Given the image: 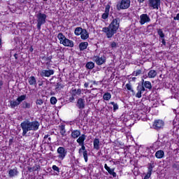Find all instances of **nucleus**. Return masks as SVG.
<instances>
[{"mask_svg": "<svg viewBox=\"0 0 179 179\" xmlns=\"http://www.w3.org/2000/svg\"><path fill=\"white\" fill-rule=\"evenodd\" d=\"M120 22L121 20L120 18H114L108 27H105L102 29V31L106 34L107 38H112L113 36L117 34L118 29H120Z\"/></svg>", "mask_w": 179, "mask_h": 179, "instance_id": "nucleus-1", "label": "nucleus"}, {"mask_svg": "<svg viewBox=\"0 0 179 179\" xmlns=\"http://www.w3.org/2000/svg\"><path fill=\"white\" fill-rule=\"evenodd\" d=\"M20 127L22 129V136H26L29 131H38L40 122L37 120L31 122L29 120H26L21 122Z\"/></svg>", "mask_w": 179, "mask_h": 179, "instance_id": "nucleus-2", "label": "nucleus"}, {"mask_svg": "<svg viewBox=\"0 0 179 179\" xmlns=\"http://www.w3.org/2000/svg\"><path fill=\"white\" fill-rule=\"evenodd\" d=\"M57 38L59 40V43L64 45V47H70L71 48L73 47V41L66 38L62 32L58 34Z\"/></svg>", "mask_w": 179, "mask_h": 179, "instance_id": "nucleus-3", "label": "nucleus"}, {"mask_svg": "<svg viewBox=\"0 0 179 179\" xmlns=\"http://www.w3.org/2000/svg\"><path fill=\"white\" fill-rule=\"evenodd\" d=\"M36 17L37 22L36 27L38 30H41V26H43V24H45V22L47 20V15L39 11L36 15Z\"/></svg>", "mask_w": 179, "mask_h": 179, "instance_id": "nucleus-4", "label": "nucleus"}, {"mask_svg": "<svg viewBox=\"0 0 179 179\" xmlns=\"http://www.w3.org/2000/svg\"><path fill=\"white\" fill-rule=\"evenodd\" d=\"M27 95L23 94L17 98L15 101H10V106L11 108H15V107H17L22 103V101H24V100L27 99Z\"/></svg>", "mask_w": 179, "mask_h": 179, "instance_id": "nucleus-5", "label": "nucleus"}, {"mask_svg": "<svg viewBox=\"0 0 179 179\" xmlns=\"http://www.w3.org/2000/svg\"><path fill=\"white\" fill-rule=\"evenodd\" d=\"M131 6V0H122L120 3L117 5V10L122 9H128Z\"/></svg>", "mask_w": 179, "mask_h": 179, "instance_id": "nucleus-6", "label": "nucleus"}, {"mask_svg": "<svg viewBox=\"0 0 179 179\" xmlns=\"http://www.w3.org/2000/svg\"><path fill=\"white\" fill-rule=\"evenodd\" d=\"M57 152L58 155L57 157L59 159V160H64L66 156V154L68 153V151H66L64 147H59Z\"/></svg>", "mask_w": 179, "mask_h": 179, "instance_id": "nucleus-7", "label": "nucleus"}, {"mask_svg": "<svg viewBox=\"0 0 179 179\" xmlns=\"http://www.w3.org/2000/svg\"><path fill=\"white\" fill-rule=\"evenodd\" d=\"M93 60L96 62V65H103V64H106L107 59L106 56H95L93 57Z\"/></svg>", "mask_w": 179, "mask_h": 179, "instance_id": "nucleus-8", "label": "nucleus"}, {"mask_svg": "<svg viewBox=\"0 0 179 179\" xmlns=\"http://www.w3.org/2000/svg\"><path fill=\"white\" fill-rule=\"evenodd\" d=\"M150 22V17L148 14H142L140 15V24L143 25L145 23H149Z\"/></svg>", "mask_w": 179, "mask_h": 179, "instance_id": "nucleus-9", "label": "nucleus"}, {"mask_svg": "<svg viewBox=\"0 0 179 179\" xmlns=\"http://www.w3.org/2000/svg\"><path fill=\"white\" fill-rule=\"evenodd\" d=\"M54 73H55V71L52 69L42 70L41 72V76L42 78H50V76H51Z\"/></svg>", "mask_w": 179, "mask_h": 179, "instance_id": "nucleus-10", "label": "nucleus"}, {"mask_svg": "<svg viewBox=\"0 0 179 179\" xmlns=\"http://www.w3.org/2000/svg\"><path fill=\"white\" fill-rule=\"evenodd\" d=\"M149 6L152 9H159L160 6V0H149Z\"/></svg>", "mask_w": 179, "mask_h": 179, "instance_id": "nucleus-11", "label": "nucleus"}, {"mask_svg": "<svg viewBox=\"0 0 179 179\" xmlns=\"http://www.w3.org/2000/svg\"><path fill=\"white\" fill-rule=\"evenodd\" d=\"M152 127L154 129H162L164 127V122L160 120H155Z\"/></svg>", "mask_w": 179, "mask_h": 179, "instance_id": "nucleus-12", "label": "nucleus"}, {"mask_svg": "<svg viewBox=\"0 0 179 179\" xmlns=\"http://www.w3.org/2000/svg\"><path fill=\"white\" fill-rule=\"evenodd\" d=\"M143 92H145V87H143V85H138L137 87V93L136 94V97H137V99H141Z\"/></svg>", "mask_w": 179, "mask_h": 179, "instance_id": "nucleus-13", "label": "nucleus"}, {"mask_svg": "<svg viewBox=\"0 0 179 179\" xmlns=\"http://www.w3.org/2000/svg\"><path fill=\"white\" fill-rule=\"evenodd\" d=\"M153 164H149L148 167L147 174L144 176L143 179H149L152 176V171H153Z\"/></svg>", "mask_w": 179, "mask_h": 179, "instance_id": "nucleus-14", "label": "nucleus"}, {"mask_svg": "<svg viewBox=\"0 0 179 179\" xmlns=\"http://www.w3.org/2000/svg\"><path fill=\"white\" fill-rule=\"evenodd\" d=\"M19 174V171H17V168L15 167L13 169H10L8 171V177L10 178H13V177H16Z\"/></svg>", "mask_w": 179, "mask_h": 179, "instance_id": "nucleus-15", "label": "nucleus"}, {"mask_svg": "<svg viewBox=\"0 0 179 179\" xmlns=\"http://www.w3.org/2000/svg\"><path fill=\"white\" fill-rule=\"evenodd\" d=\"M76 107L80 110H83L85 108V99L79 98L77 101Z\"/></svg>", "mask_w": 179, "mask_h": 179, "instance_id": "nucleus-16", "label": "nucleus"}, {"mask_svg": "<svg viewBox=\"0 0 179 179\" xmlns=\"http://www.w3.org/2000/svg\"><path fill=\"white\" fill-rule=\"evenodd\" d=\"M28 82L31 86H36L37 85V80L35 76H31L28 79Z\"/></svg>", "mask_w": 179, "mask_h": 179, "instance_id": "nucleus-17", "label": "nucleus"}, {"mask_svg": "<svg viewBox=\"0 0 179 179\" xmlns=\"http://www.w3.org/2000/svg\"><path fill=\"white\" fill-rule=\"evenodd\" d=\"M85 141H86V135L82 134L78 139L77 143L79 145H83L85 143Z\"/></svg>", "mask_w": 179, "mask_h": 179, "instance_id": "nucleus-18", "label": "nucleus"}, {"mask_svg": "<svg viewBox=\"0 0 179 179\" xmlns=\"http://www.w3.org/2000/svg\"><path fill=\"white\" fill-rule=\"evenodd\" d=\"M155 157L157 159H163L164 157V151L159 150L155 152Z\"/></svg>", "mask_w": 179, "mask_h": 179, "instance_id": "nucleus-19", "label": "nucleus"}, {"mask_svg": "<svg viewBox=\"0 0 179 179\" xmlns=\"http://www.w3.org/2000/svg\"><path fill=\"white\" fill-rule=\"evenodd\" d=\"M93 143L94 149L99 150L100 149V140L99 138H94Z\"/></svg>", "mask_w": 179, "mask_h": 179, "instance_id": "nucleus-20", "label": "nucleus"}, {"mask_svg": "<svg viewBox=\"0 0 179 179\" xmlns=\"http://www.w3.org/2000/svg\"><path fill=\"white\" fill-rule=\"evenodd\" d=\"M80 136V131L79 130H73L71 131V137L73 139H76V138H79Z\"/></svg>", "mask_w": 179, "mask_h": 179, "instance_id": "nucleus-21", "label": "nucleus"}, {"mask_svg": "<svg viewBox=\"0 0 179 179\" xmlns=\"http://www.w3.org/2000/svg\"><path fill=\"white\" fill-rule=\"evenodd\" d=\"M87 45H89V43L87 42L80 43L79 44L80 51H84V50H86V48H87Z\"/></svg>", "mask_w": 179, "mask_h": 179, "instance_id": "nucleus-22", "label": "nucleus"}, {"mask_svg": "<svg viewBox=\"0 0 179 179\" xmlns=\"http://www.w3.org/2000/svg\"><path fill=\"white\" fill-rule=\"evenodd\" d=\"M142 80L144 87L150 90L152 89V83H150V81H145L143 79Z\"/></svg>", "mask_w": 179, "mask_h": 179, "instance_id": "nucleus-23", "label": "nucleus"}, {"mask_svg": "<svg viewBox=\"0 0 179 179\" xmlns=\"http://www.w3.org/2000/svg\"><path fill=\"white\" fill-rule=\"evenodd\" d=\"M80 37L82 40H87L89 37V33H87V30L83 29V33L80 34Z\"/></svg>", "mask_w": 179, "mask_h": 179, "instance_id": "nucleus-24", "label": "nucleus"}, {"mask_svg": "<svg viewBox=\"0 0 179 179\" xmlns=\"http://www.w3.org/2000/svg\"><path fill=\"white\" fill-rule=\"evenodd\" d=\"M157 75V72L155 70H150L148 72V78H150L151 79L156 78Z\"/></svg>", "mask_w": 179, "mask_h": 179, "instance_id": "nucleus-25", "label": "nucleus"}, {"mask_svg": "<svg viewBox=\"0 0 179 179\" xmlns=\"http://www.w3.org/2000/svg\"><path fill=\"white\" fill-rule=\"evenodd\" d=\"M83 32V29H82V27H78L75 29L74 34L76 36H80Z\"/></svg>", "mask_w": 179, "mask_h": 179, "instance_id": "nucleus-26", "label": "nucleus"}, {"mask_svg": "<svg viewBox=\"0 0 179 179\" xmlns=\"http://www.w3.org/2000/svg\"><path fill=\"white\" fill-rule=\"evenodd\" d=\"M71 93H72L73 96H80V94L82 93V90H80V89H78V90L74 89V90H72Z\"/></svg>", "mask_w": 179, "mask_h": 179, "instance_id": "nucleus-27", "label": "nucleus"}, {"mask_svg": "<svg viewBox=\"0 0 179 179\" xmlns=\"http://www.w3.org/2000/svg\"><path fill=\"white\" fill-rule=\"evenodd\" d=\"M21 107L22 108H31V103H28L27 101H24L22 102V103L21 104Z\"/></svg>", "mask_w": 179, "mask_h": 179, "instance_id": "nucleus-28", "label": "nucleus"}, {"mask_svg": "<svg viewBox=\"0 0 179 179\" xmlns=\"http://www.w3.org/2000/svg\"><path fill=\"white\" fill-rule=\"evenodd\" d=\"M80 146H81V148L79 149L78 153L80 156H82V152H87V150H86V147H85V143L80 144Z\"/></svg>", "mask_w": 179, "mask_h": 179, "instance_id": "nucleus-29", "label": "nucleus"}, {"mask_svg": "<svg viewBox=\"0 0 179 179\" xmlns=\"http://www.w3.org/2000/svg\"><path fill=\"white\" fill-rule=\"evenodd\" d=\"M87 69H93L94 68V64L92 62H89L86 64Z\"/></svg>", "mask_w": 179, "mask_h": 179, "instance_id": "nucleus-30", "label": "nucleus"}, {"mask_svg": "<svg viewBox=\"0 0 179 179\" xmlns=\"http://www.w3.org/2000/svg\"><path fill=\"white\" fill-rule=\"evenodd\" d=\"M110 99H111V94H110V92H106L103 94V100L108 101Z\"/></svg>", "mask_w": 179, "mask_h": 179, "instance_id": "nucleus-31", "label": "nucleus"}, {"mask_svg": "<svg viewBox=\"0 0 179 179\" xmlns=\"http://www.w3.org/2000/svg\"><path fill=\"white\" fill-rule=\"evenodd\" d=\"M60 134L62 136H65V134H66V131L65 130L64 125L60 126Z\"/></svg>", "mask_w": 179, "mask_h": 179, "instance_id": "nucleus-32", "label": "nucleus"}, {"mask_svg": "<svg viewBox=\"0 0 179 179\" xmlns=\"http://www.w3.org/2000/svg\"><path fill=\"white\" fill-rule=\"evenodd\" d=\"M107 171L110 176H113V177H117V173L114 172V169H111L109 168Z\"/></svg>", "mask_w": 179, "mask_h": 179, "instance_id": "nucleus-33", "label": "nucleus"}, {"mask_svg": "<svg viewBox=\"0 0 179 179\" xmlns=\"http://www.w3.org/2000/svg\"><path fill=\"white\" fill-rule=\"evenodd\" d=\"M126 87H127V90H129L130 92H131L133 95L135 94V91H134V90H132V85H131V84H126Z\"/></svg>", "mask_w": 179, "mask_h": 179, "instance_id": "nucleus-34", "label": "nucleus"}, {"mask_svg": "<svg viewBox=\"0 0 179 179\" xmlns=\"http://www.w3.org/2000/svg\"><path fill=\"white\" fill-rule=\"evenodd\" d=\"M82 155H83V156L84 157L85 163H87V160H88L87 151H83L82 152Z\"/></svg>", "mask_w": 179, "mask_h": 179, "instance_id": "nucleus-35", "label": "nucleus"}, {"mask_svg": "<svg viewBox=\"0 0 179 179\" xmlns=\"http://www.w3.org/2000/svg\"><path fill=\"white\" fill-rule=\"evenodd\" d=\"M110 104L113 106L114 111H117V110H118V104L117 103H115L114 101H111V102H110Z\"/></svg>", "mask_w": 179, "mask_h": 179, "instance_id": "nucleus-36", "label": "nucleus"}, {"mask_svg": "<svg viewBox=\"0 0 179 179\" xmlns=\"http://www.w3.org/2000/svg\"><path fill=\"white\" fill-rule=\"evenodd\" d=\"M141 73H142V70L138 69V70L134 71L133 75L134 76H139V75H141Z\"/></svg>", "mask_w": 179, "mask_h": 179, "instance_id": "nucleus-37", "label": "nucleus"}, {"mask_svg": "<svg viewBox=\"0 0 179 179\" xmlns=\"http://www.w3.org/2000/svg\"><path fill=\"white\" fill-rule=\"evenodd\" d=\"M157 33H158L159 37H161V38H164V33H163V31L162 29H158Z\"/></svg>", "mask_w": 179, "mask_h": 179, "instance_id": "nucleus-38", "label": "nucleus"}, {"mask_svg": "<svg viewBox=\"0 0 179 179\" xmlns=\"http://www.w3.org/2000/svg\"><path fill=\"white\" fill-rule=\"evenodd\" d=\"M42 59H44V61H46L47 62H51V59H52V56H49L48 57H43Z\"/></svg>", "mask_w": 179, "mask_h": 179, "instance_id": "nucleus-39", "label": "nucleus"}, {"mask_svg": "<svg viewBox=\"0 0 179 179\" xmlns=\"http://www.w3.org/2000/svg\"><path fill=\"white\" fill-rule=\"evenodd\" d=\"M50 103L51 104H57V98H55V96H52L50 98Z\"/></svg>", "mask_w": 179, "mask_h": 179, "instance_id": "nucleus-40", "label": "nucleus"}, {"mask_svg": "<svg viewBox=\"0 0 179 179\" xmlns=\"http://www.w3.org/2000/svg\"><path fill=\"white\" fill-rule=\"evenodd\" d=\"M110 8H111V6L110 5H106V8H105V13H107L108 15H109Z\"/></svg>", "mask_w": 179, "mask_h": 179, "instance_id": "nucleus-41", "label": "nucleus"}, {"mask_svg": "<svg viewBox=\"0 0 179 179\" xmlns=\"http://www.w3.org/2000/svg\"><path fill=\"white\" fill-rule=\"evenodd\" d=\"M52 170H54V171H57V173H59V168L58 166H57L56 165H53L52 167Z\"/></svg>", "mask_w": 179, "mask_h": 179, "instance_id": "nucleus-42", "label": "nucleus"}, {"mask_svg": "<svg viewBox=\"0 0 179 179\" xmlns=\"http://www.w3.org/2000/svg\"><path fill=\"white\" fill-rule=\"evenodd\" d=\"M36 103L38 106H42V104L44 103V101H43V99H37Z\"/></svg>", "mask_w": 179, "mask_h": 179, "instance_id": "nucleus-43", "label": "nucleus"}, {"mask_svg": "<svg viewBox=\"0 0 179 179\" xmlns=\"http://www.w3.org/2000/svg\"><path fill=\"white\" fill-rule=\"evenodd\" d=\"M43 143H48V145H50V143H51V137H49L48 141L45 140H43Z\"/></svg>", "mask_w": 179, "mask_h": 179, "instance_id": "nucleus-44", "label": "nucleus"}, {"mask_svg": "<svg viewBox=\"0 0 179 179\" xmlns=\"http://www.w3.org/2000/svg\"><path fill=\"white\" fill-rule=\"evenodd\" d=\"M108 17V14H107V13H104L103 14H102V19H107Z\"/></svg>", "mask_w": 179, "mask_h": 179, "instance_id": "nucleus-45", "label": "nucleus"}, {"mask_svg": "<svg viewBox=\"0 0 179 179\" xmlns=\"http://www.w3.org/2000/svg\"><path fill=\"white\" fill-rule=\"evenodd\" d=\"M111 48H117V43L112 42L110 44Z\"/></svg>", "mask_w": 179, "mask_h": 179, "instance_id": "nucleus-46", "label": "nucleus"}, {"mask_svg": "<svg viewBox=\"0 0 179 179\" xmlns=\"http://www.w3.org/2000/svg\"><path fill=\"white\" fill-rule=\"evenodd\" d=\"M172 167H173V169H176V170H178V169H179V165L177 164H173L172 165Z\"/></svg>", "mask_w": 179, "mask_h": 179, "instance_id": "nucleus-47", "label": "nucleus"}, {"mask_svg": "<svg viewBox=\"0 0 179 179\" xmlns=\"http://www.w3.org/2000/svg\"><path fill=\"white\" fill-rule=\"evenodd\" d=\"M173 20H179V13H178L176 16L173 17Z\"/></svg>", "mask_w": 179, "mask_h": 179, "instance_id": "nucleus-48", "label": "nucleus"}, {"mask_svg": "<svg viewBox=\"0 0 179 179\" xmlns=\"http://www.w3.org/2000/svg\"><path fill=\"white\" fill-rule=\"evenodd\" d=\"M2 86H3V81L0 80V90H2Z\"/></svg>", "mask_w": 179, "mask_h": 179, "instance_id": "nucleus-49", "label": "nucleus"}, {"mask_svg": "<svg viewBox=\"0 0 179 179\" xmlns=\"http://www.w3.org/2000/svg\"><path fill=\"white\" fill-rule=\"evenodd\" d=\"M104 169H105L106 171H107L110 169V167H108V166H107V164H105V165H104Z\"/></svg>", "mask_w": 179, "mask_h": 179, "instance_id": "nucleus-50", "label": "nucleus"}, {"mask_svg": "<svg viewBox=\"0 0 179 179\" xmlns=\"http://www.w3.org/2000/svg\"><path fill=\"white\" fill-rule=\"evenodd\" d=\"M162 38V43L164 45H166V40H164V38Z\"/></svg>", "mask_w": 179, "mask_h": 179, "instance_id": "nucleus-51", "label": "nucleus"}, {"mask_svg": "<svg viewBox=\"0 0 179 179\" xmlns=\"http://www.w3.org/2000/svg\"><path fill=\"white\" fill-rule=\"evenodd\" d=\"M84 87H89V83H85L84 84Z\"/></svg>", "mask_w": 179, "mask_h": 179, "instance_id": "nucleus-52", "label": "nucleus"}, {"mask_svg": "<svg viewBox=\"0 0 179 179\" xmlns=\"http://www.w3.org/2000/svg\"><path fill=\"white\" fill-rule=\"evenodd\" d=\"M48 136H50V135H48V134L45 135L43 141H45V139H47L48 138H49Z\"/></svg>", "mask_w": 179, "mask_h": 179, "instance_id": "nucleus-53", "label": "nucleus"}, {"mask_svg": "<svg viewBox=\"0 0 179 179\" xmlns=\"http://www.w3.org/2000/svg\"><path fill=\"white\" fill-rule=\"evenodd\" d=\"M14 57H15V59H17V54H15Z\"/></svg>", "mask_w": 179, "mask_h": 179, "instance_id": "nucleus-54", "label": "nucleus"}, {"mask_svg": "<svg viewBox=\"0 0 179 179\" xmlns=\"http://www.w3.org/2000/svg\"><path fill=\"white\" fill-rule=\"evenodd\" d=\"M50 62H46V65H47L48 66H50Z\"/></svg>", "mask_w": 179, "mask_h": 179, "instance_id": "nucleus-55", "label": "nucleus"}, {"mask_svg": "<svg viewBox=\"0 0 179 179\" xmlns=\"http://www.w3.org/2000/svg\"><path fill=\"white\" fill-rule=\"evenodd\" d=\"M138 2H140L141 3H143V1H145V0H138Z\"/></svg>", "mask_w": 179, "mask_h": 179, "instance_id": "nucleus-56", "label": "nucleus"}, {"mask_svg": "<svg viewBox=\"0 0 179 179\" xmlns=\"http://www.w3.org/2000/svg\"><path fill=\"white\" fill-rule=\"evenodd\" d=\"M1 44H2V41L0 38V46L1 45Z\"/></svg>", "mask_w": 179, "mask_h": 179, "instance_id": "nucleus-57", "label": "nucleus"}, {"mask_svg": "<svg viewBox=\"0 0 179 179\" xmlns=\"http://www.w3.org/2000/svg\"><path fill=\"white\" fill-rule=\"evenodd\" d=\"M135 79H136V78H135V77L132 78V80H135Z\"/></svg>", "mask_w": 179, "mask_h": 179, "instance_id": "nucleus-58", "label": "nucleus"}, {"mask_svg": "<svg viewBox=\"0 0 179 179\" xmlns=\"http://www.w3.org/2000/svg\"><path fill=\"white\" fill-rule=\"evenodd\" d=\"M157 143H159V141H157V142L155 143V145H157Z\"/></svg>", "mask_w": 179, "mask_h": 179, "instance_id": "nucleus-59", "label": "nucleus"}, {"mask_svg": "<svg viewBox=\"0 0 179 179\" xmlns=\"http://www.w3.org/2000/svg\"><path fill=\"white\" fill-rule=\"evenodd\" d=\"M57 176H58V173H56Z\"/></svg>", "mask_w": 179, "mask_h": 179, "instance_id": "nucleus-60", "label": "nucleus"}, {"mask_svg": "<svg viewBox=\"0 0 179 179\" xmlns=\"http://www.w3.org/2000/svg\"><path fill=\"white\" fill-rule=\"evenodd\" d=\"M43 1H48V0H43Z\"/></svg>", "mask_w": 179, "mask_h": 179, "instance_id": "nucleus-61", "label": "nucleus"}, {"mask_svg": "<svg viewBox=\"0 0 179 179\" xmlns=\"http://www.w3.org/2000/svg\"><path fill=\"white\" fill-rule=\"evenodd\" d=\"M0 128H1V124H0Z\"/></svg>", "mask_w": 179, "mask_h": 179, "instance_id": "nucleus-62", "label": "nucleus"}]
</instances>
